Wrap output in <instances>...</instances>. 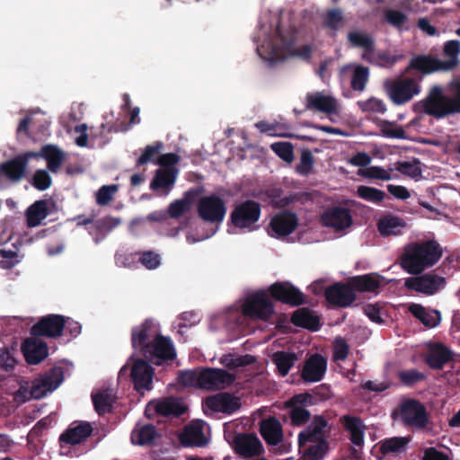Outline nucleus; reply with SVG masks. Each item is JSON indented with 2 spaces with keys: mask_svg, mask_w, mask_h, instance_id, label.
Instances as JSON below:
<instances>
[{
  "mask_svg": "<svg viewBox=\"0 0 460 460\" xmlns=\"http://www.w3.org/2000/svg\"><path fill=\"white\" fill-rule=\"evenodd\" d=\"M141 355L151 363L160 366L164 362L172 361L176 358V351L169 337L159 335Z\"/></svg>",
  "mask_w": 460,
  "mask_h": 460,
  "instance_id": "obj_6",
  "label": "nucleus"
},
{
  "mask_svg": "<svg viewBox=\"0 0 460 460\" xmlns=\"http://www.w3.org/2000/svg\"><path fill=\"white\" fill-rule=\"evenodd\" d=\"M305 109L328 115L338 114L339 103L336 98L323 92L308 93L305 96Z\"/></svg>",
  "mask_w": 460,
  "mask_h": 460,
  "instance_id": "obj_20",
  "label": "nucleus"
},
{
  "mask_svg": "<svg viewBox=\"0 0 460 460\" xmlns=\"http://www.w3.org/2000/svg\"><path fill=\"white\" fill-rule=\"evenodd\" d=\"M291 323L297 326L316 332L320 329V318L308 308L297 309L291 316Z\"/></svg>",
  "mask_w": 460,
  "mask_h": 460,
  "instance_id": "obj_38",
  "label": "nucleus"
},
{
  "mask_svg": "<svg viewBox=\"0 0 460 460\" xmlns=\"http://www.w3.org/2000/svg\"><path fill=\"white\" fill-rule=\"evenodd\" d=\"M283 190L281 188H271L263 191L261 194L265 195L270 200V203L278 208H283L295 202H305L310 199V194L307 192L290 193L282 198Z\"/></svg>",
  "mask_w": 460,
  "mask_h": 460,
  "instance_id": "obj_28",
  "label": "nucleus"
},
{
  "mask_svg": "<svg viewBox=\"0 0 460 460\" xmlns=\"http://www.w3.org/2000/svg\"><path fill=\"white\" fill-rule=\"evenodd\" d=\"M420 92V85L415 78H402L386 84V93L390 100L396 105L409 102Z\"/></svg>",
  "mask_w": 460,
  "mask_h": 460,
  "instance_id": "obj_11",
  "label": "nucleus"
},
{
  "mask_svg": "<svg viewBox=\"0 0 460 460\" xmlns=\"http://www.w3.org/2000/svg\"><path fill=\"white\" fill-rule=\"evenodd\" d=\"M242 311L247 317L266 321L273 314L274 305L264 291H259L246 298Z\"/></svg>",
  "mask_w": 460,
  "mask_h": 460,
  "instance_id": "obj_9",
  "label": "nucleus"
},
{
  "mask_svg": "<svg viewBox=\"0 0 460 460\" xmlns=\"http://www.w3.org/2000/svg\"><path fill=\"white\" fill-rule=\"evenodd\" d=\"M178 382L185 387L199 388V368L181 372Z\"/></svg>",
  "mask_w": 460,
  "mask_h": 460,
  "instance_id": "obj_64",
  "label": "nucleus"
},
{
  "mask_svg": "<svg viewBox=\"0 0 460 460\" xmlns=\"http://www.w3.org/2000/svg\"><path fill=\"white\" fill-rule=\"evenodd\" d=\"M91 397L94 410L101 416L112 411L117 399L112 388H103L96 393H92Z\"/></svg>",
  "mask_w": 460,
  "mask_h": 460,
  "instance_id": "obj_36",
  "label": "nucleus"
},
{
  "mask_svg": "<svg viewBox=\"0 0 460 460\" xmlns=\"http://www.w3.org/2000/svg\"><path fill=\"white\" fill-rule=\"evenodd\" d=\"M382 136L389 138L406 139L407 135L405 130L398 126L395 122L389 120H381L379 124Z\"/></svg>",
  "mask_w": 460,
  "mask_h": 460,
  "instance_id": "obj_53",
  "label": "nucleus"
},
{
  "mask_svg": "<svg viewBox=\"0 0 460 460\" xmlns=\"http://www.w3.org/2000/svg\"><path fill=\"white\" fill-rule=\"evenodd\" d=\"M235 381V376L225 369L200 367L199 388L208 391L223 390Z\"/></svg>",
  "mask_w": 460,
  "mask_h": 460,
  "instance_id": "obj_12",
  "label": "nucleus"
},
{
  "mask_svg": "<svg viewBox=\"0 0 460 460\" xmlns=\"http://www.w3.org/2000/svg\"><path fill=\"white\" fill-rule=\"evenodd\" d=\"M412 71H417L421 74L419 78L420 81L422 80L423 75L440 71L444 72V67L441 64V59H438L432 55L420 54L413 57L404 70L407 74H410Z\"/></svg>",
  "mask_w": 460,
  "mask_h": 460,
  "instance_id": "obj_22",
  "label": "nucleus"
},
{
  "mask_svg": "<svg viewBox=\"0 0 460 460\" xmlns=\"http://www.w3.org/2000/svg\"><path fill=\"white\" fill-rule=\"evenodd\" d=\"M404 227L403 219L391 215L380 218L377 223V229L383 236L401 234Z\"/></svg>",
  "mask_w": 460,
  "mask_h": 460,
  "instance_id": "obj_41",
  "label": "nucleus"
},
{
  "mask_svg": "<svg viewBox=\"0 0 460 460\" xmlns=\"http://www.w3.org/2000/svg\"><path fill=\"white\" fill-rule=\"evenodd\" d=\"M398 379L405 386L411 387L426 379V375L416 368L398 372Z\"/></svg>",
  "mask_w": 460,
  "mask_h": 460,
  "instance_id": "obj_55",
  "label": "nucleus"
},
{
  "mask_svg": "<svg viewBox=\"0 0 460 460\" xmlns=\"http://www.w3.org/2000/svg\"><path fill=\"white\" fill-rule=\"evenodd\" d=\"M164 145L161 141H156L153 145L146 146L143 154L137 160V166L144 165L149 162H154L155 157L160 153Z\"/></svg>",
  "mask_w": 460,
  "mask_h": 460,
  "instance_id": "obj_61",
  "label": "nucleus"
},
{
  "mask_svg": "<svg viewBox=\"0 0 460 460\" xmlns=\"http://www.w3.org/2000/svg\"><path fill=\"white\" fill-rule=\"evenodd\" d=\"M49 215L48 203L40 199L31 204L26 210V222L29 227H36L40 225Z\"/></svg>",
  "mask_w": 460,
  "mask_h": 460,
  "instance_id": "obj_40",
  "label": "nucleus"
},
{
  "mask_svg": "<svg viewBox=\"0 0 460 460\" xmlns=\"http://www.w3.org/2000/svg\"><path fill=\"white\" fill-rule=\"evenodd\" d=\"M220 362L229 370H234L255 363L256 358L250 354L235 355L228 353L222 356Z\"/></svg>",
  "mask_w": 460,
  "mask_h": 460,
  "instance_id": "obj_46",
  "label": "nucleus"
},
{
  "mask_svg": "<svg viewBox=\"0 0 460 460\" xmlns=\"http://www.w3.org/2000/svg\"><path fill=\"white\" fill-rule=\"evenodd\" d=\"M298 226V217L295 212L283 210L277 213L269 225V234L273 237H284L291 234Z\"/></svg>",
  "mask_w": 460,
  "mask_h": 460,
  "instance_id": "obj_17",
  "label": "nucleus"
},
{
  "mask_svg": "<svg viewBox=\"0 0 460 460\" xmlns=\"http://www.w3.org/2000/svg\"><path fill=\"white\" fill-rule=\"evenodd\" d=\"M368 76L369 69L367 67L363 66H356L351 77V88L358 92L364 91L368 81Z\"/></svg>",
  "mask_w": 460,
  "mask_h": 460,
  "instance_id": "obj_56",
  "label": "nucleus"
},
{
  "mask_svg": "<svg viewBox=\"0 0 460 460\" xmlns=\"http://www.w3.org/2000/svg\"><path fill=\"white\" fill-rule=\"evenodd\" d=\"M384 281L385 278L380 274L368 273L352 277L349 279V284L352 286L354 292L377 293L379 288L383 286Z\"/></svg>",
  "mask_w": 460,
  "mask_h": 460,
  "instance_id": "obj_32",
  "label": "nucleus"
},
{
  "mask_svg": "<svg viewBox=\"0 0 460 460\" xmlns=\"http://www.w3.org/2000/svg\"><path fill=\"white\" fill-rule=\"evenodd\" d=\"M203 404L214 412H222L227 415L237 411L242 405L238 397L227 392L218 393L207 397Z\"/></svg>",
  "mask_w": 460,
  "mask_h": 460,
  "instance_id": "obj_19",
  "label": "nucleus"
},
{
  "mask_svg": "<svg viewBox=\"0 0 460 460\" xmlns=\"http://www.w3.org/2000/svg\"><path fill=\"white\" fill-rule=\"evenodd\" d=\"M154 369L146 359L137 358L134 361L130 371L131 381L137 391L150 390Z\"/></svg>",
  "mask_w": 460,
  "mask_h": 460,
  "instance_id": "obj_23",
  "label": "nucleus"
},
{
  "mask_svg": "<svg viewBox=\"0 0 460 460\" xmlns=\"http://www.w3.org/2000/svg\"><path fill=\"white\" fill-rule=\"evenodd\" d=\"M324 296L330 304L339 307H348L356 300V294L349 283L339 282L329 286Z\"/></svg>",
  "mask_w": 460,
  "mask_h": 460,
  "instance_id": "obj_21",
  "label": "nucleus"
},
{
  "mask_svg": "<svg viewBox=\"0 0 460 460\" xmlns=\"http://www.w3.org/2000/svg\"><path fill=\"white\" fill-rule=\"evenodd\" d=\"M260 433L270 446H277L283 440L282 425L276 417H270L261 420Z\"/></svg>",
  "mask_w": 460,
  "mask_h": 460,
  "instance_id": "obj_31",
  "label": "nucleus"
},
{
  "mask_svg": "<svg viewBox=\"0 0 460 460\" xmlns=\"http://www.w3.org/2000/svg\"><path fill=\"white\" fill-rule=\"evenodd\" d=\"M22 352L30 365H37L49 355V348L45 341L37 339H26L22 344Z\"/></svg>",
  "mask_w": 460,
  "mask_h": 460,
  "instance_id": "obj_30",
  "label": "nucleus"
},
{
  "mask_svg": "<svg viewBox=\"0 0 460 460\" xmlns=\"http://www.w3.org/2000/svg\"><path fill=\"white\" fill-rule=\"evenodd\" d=\"M31 185L38 190H46L52 184V178L44 169L36 170L31 181Z\"/></svg>",
  "mask_w": 460,
  "mask_h": 460,
  "instance_id": "obj_57",
  "label": "nucleus"
},
{
  "mask_svg": "<svg viewBox=\"0 0 460 460\" xmlns=\"http://www.w3.org/2000/svg\"><path fill=\"white\" fill-rule=\"evenodd\" d=\"M314 158L309 149L302 151L300 162L296 164V170L301 175H308L314 167Z\"/></svg>",
  "mask_w": 460,
  "mask_h": 460,
  "instance_id": "obj_62",
  "label": "nucleus"
},
{
  "mask_svg": "<svg viewBox=\"0 0 460 460\" xmlns=\"http://www.w3.org/2000/svg\"><path fill=\"white\" fill-rule=\"evenodd\" d=\"M358 108L363 112H377L384 114L386 111V106L380 99L371 97L367 101H358Z\"/></svg>",
  "mask_w": 460,
  "mask_h": 460,
  "instance_id": "obj_58",
  "label": "nucleus"
},
{
  "mask_svg": "<svg viewBox=\"0 0 460 460\" xmlns=\"http://www.w3.org/2000/svg\"><path fill=\"white\" fill-rule=\"evenodd\" d=\"M420 162L414 158L412 161H399L396 163L395 169L402 174L416 179L421 176Z\"/></svg>",
  "mask_w": 460,
  "mask_h": 460,
  "instance_id": "obj_54",
  "label": "nucleus"
},
{
  "mask_svg": "<svg viewBox=\"0 0 460 460\" xmlns=\"http://www.w3.org/2000/svg\"><path fill=\"white\" fill-rule=\"evenodd\" d=\"M194 195V191L190 190L184 193L182 199L172 202L168 207L169 216L172 218H179L187 213L191 208Z\"/></svg>",
  "mask_w": 460,
  "mask_h": 460,
  "instance_id": "obj_45",
  "label": "nucleus"
},
{
  "mask_svg": "<svg viewBox=\"0 0 460 460\" xmlns=\"http://www.w3.org/2000/svg\"><path fill=\"white\" fill-rule=\"evenodd\" d=\"M410 438L406 437H394L381 442L380 451L382 454H399L406 450Z\"/></svg>",
  "mask_w": 460,
  "mask_h": 460,
  "instance_id": "obj_49",
  "label": "nucleus"
},
{
  "mask_svg": "<svg viewBox=\"0 0 460 460\" xmlns=\"http://www.w3.org/2000/svg\"><path fill=\"white\" fill-rule=\"evenodd\" d=\"M261 206L252 199H246L236 203L230 213L229 222L238 229H255L260 220Z\"/></svg>",
  "mask_w": 460,
  "mask_h": 460,
  "instance_id": "obj_4",
  "label": "nucleus"
},
{
  "mask_svg": "<svg viewBox=\"0 0 460 460\" xmlns=\"http://www.w3.org/2000/svg\"><path fill=\"white\" fill-rule=\"evenodd\" d=\"M460 41L456 40L445 42L443 47V56L445 59L441 60L444 72L454 70L459 64Z\"/></svg>",
  "mask_w": 460,
  "mask_h": 460,
  "instance_id": "obj_39",
  "label": "nucleus"
},
{
  "mask_svg": "<svg viewBox=\"0 0 460 460\" xmlns=\"http://www.w3.org/2000/svg\"><path fill=\"white\" fill-rule=\"evenodd\" d=\"M93 433V427L89 422H80L76 425H70L64 433L61 434L59 440L66 445H77L86 440Z\"/></svg>",
  "mask_w": 460,
  "mask_h": 460,
  "instance_id": "obj_33",
  "label": "nucleus"
},
{
  "mask_svg": "<svg viewBox=\"0 0 460 460\" xmlns=\"http://www.w3.org/2000/svg\"><path fill=\"white\" fill-rule=\"evenodd\" d=\"M199 217L205 222L221 223L226 214V206L223 199L216 194L200 198L197 205Z\"/></svg>",
  "mask_w": 460,
  "mask_h": 460,
  "instance_id": "obj_10",
  "label": "nucleus"
},
{
  "mask_svg": "<svg viewBox=\"0 0 460 460\" xmlns=\"http://www.w3.org/2000/svg\"><path fill=\"white\" fill-rule=\"evenodd\" d=\"M156 436V429L152 424L142 426L138 430H133L131 440L134 444L140 446L151 445Z\"/></svg>",
  "mask_w": 460,
  "mask_h": 460,
  "instance_id": "obj_50",
  "label": "nucleus"
},
{
  "mask_svg": "<svg viewBox=\"0 0 460 460\" xmlns=\"http://www.w3.org/2000/svg\"><path fill=\"white\" fill-rule=\"evenodd\" d=\"M399 414L407 427L421 429L429 423V415L425 405L416 399H405L399 405Z\"/></svg>",
  "mask_w": 460,
  "mask_h": 460,
  "instance_id": "obj_5",
  "label": "nucleus"
},
{
  "mask_svg": "<svg viewBox=\"0 0 460 460\" xmlns=\"http://www.w3.org/2000/svg\"><path fill=\"white\" fill-rule=\"evenodd\" d=\"M326 367V359L321 354L315 353L305 362L301 376L305 382H319L323 379Z\"/></svg>",
  "mask_w": 460,
  "mask_h": 460,
  "instance_id": "obj_29",
  "label": "nucleus"
},
{
  "mask_svg": "<svg viewBox=\"0 0 460 460\" xmlns=\"http://www.w3.org/2000/svg\"><path fill=\"white\" fill-rule=\"evenodd\" d=\"M234 453L244 459L255 458L264 454V447L254 433H237L232 443Z\"/></svg>",
  "mask_w": 460,
  "mask_h": 460,
  "instance_id": "obj_13",
  "label": "nucleus"
},
{
  "mask_svg": "<svg viewBox=\"0 0 460 460\" xmlns=\"http://www.w3.org/2000/svg\"><path fill=\"white\" fill-rule=\"evenodd\" d=\"M271 360L276 365L279 375L286 376L297 360V356L294 352L279 350L272 354Z\"/></svg>",
  "mask_w": 460,
  "mask_h": 460,
  "instance_id": "obj_44",
  "label": "nucleus"
},
{
  "mask_svg": "<svg viewBox=\"0 0 460 460\" xmlns=\"http://www.w3.org/2000/svg\"><path fill=\"white\" fill-rule=\"evenodd\" d=\"M151 408H153L158 415L164 417H179L185 411V408L182 404L173 397L151 402L147 405L146 411H149Z\"/></svg>",
  "mask_w": 460,
  "mask_h": 460,
  "instance_id": "obj_35",
  "label": "nucleus"
},
{
  "mask_svg": "<svg viewBox=\"0 0 460 460\" xmlns=\"http://www.w3.org/2000/svg\"><path fill=\"white\" fill-rule=\"evenodd\" d=\"M348 40L353 47L363 49L361 58L364 61L376 66V41L371 35L362 31H350Z\"/></svg>",
  "mask_w": 460,
  "mask_h": 460,
  "instance_id": "obj_27",
  "label": "nucleus"
},
{
  "mask_svg": "<svg viewBox=\"0 0 460 460\" xmlns=\"http://www.w3.org/2000/svg\"><path fill=\"white\" fill-rule=\"evenodd\" d=\"M272 151L287 163L294 160L293 145L289 142H276L270 146Z\"/></svg>",
  "mask_w": 460,
  "mask_h": 460,
  "instance_id": "obj_59",
  "label": "nucleus"
},
{
  "mask_svg": "<svg viewBox=\"0 0 460 460\" xmlns=\"http://www.w3.org/2000/svg\"><path fill=\"white\" fill-rule=\"evenodd\" d=\"M409 312L428 328L438 326L441 321V314L439 311L428 309L420 304L410 305Z\"/></svg>",
  "mask_w": 460,
  "mask_h": 460,
  "instance_id": "obj_37",
  "label": "nucleus"
},
{
  "mask_svg": "<svg viewBox=\"0 0 460 460\" xmlns=\"http://www.w3.org/2000/svg\"><path fill=\"white\" fill-rule=\"evenodd\" d=\"M31 159L44 158L47 162L48 169L57 173L66 160V153L58 146L47 144L41 146L40 151H29Z\"/></svg>",
  "mask_w": 460,
  "mask_h": 460,
  "instance_id": "obj_26",
  "label": "nucleus"
},
{
  "mask_svg": "<svg viewBox=\"0 0 460 460\" xmlns=\"http://www.w3.org/2000/svg\"><path fill=\"white\" fill-rule=\"evenodd\" d=\"M356 193L358 198L376 204L382 202L385 198V191L365 185L358 186Z\"/></svg>",
  "mask_w": 460,
  "mask_h": 460,
  "instance_id": "obj_52",
  "label": "nucleus"
},
{
  "mask_svg": "<svg viewBox=\"0 0 460 460\" xmlns=\"http://www.w3.org/2000/svg\"><path fill=\"white\" fill-rule=\"evenodd\" d=\"M269 292L273 299L286 305L298 306L305 303V295L288 281L273 283Z\"/></svg>",
  "mask_w": 460,
  "mask_h": 460,
  "instance_id": "obj_15",
  "label": "nucleus"
},
{
  "mask_svg": "<svg viewBox=\"0 0 460 460\" xmlns=\"http://www.w3.org/2000/svg\"><path fill=\"white\" fill-rule=\"evenodd\" d=\"M66 327V317L61 314H47L31 328V334L34 337H46L56 339L63 334Z\"/></svg>",
  "mask_w": 460,
  "mask_h": 460,
  "instance_id": "obj_14",
  "label": "nucleus"
},
{
  "mask_svg": "<svg viewBox=\"0 0 460 460\" xmlns=\"http://www.w3.org/2000/svg\"><path fill=\"white\" fill-rule=\"evenodd\" d=\"M331 427L328 420L322 415L313 417L311 423L306 429L298 434V446L300 448L306 446L308 442L320 439H327L330 436Z\"/></svg>",
  "mask_w": 460,
  "mask_h": 460,
  "instance_id": "obj_18",
  "label": "nucleus"
},
{
  "mask_svg": "<svg viewBox=\"0 0 460 460\" xmlns=\"http://www.w3.org/2000/svg\"><path fill=\"white\" fill-rule=\"evenodd\" d=\"M119 187L116 184L103 185L96 193V202L100 206H105L109 204L112 199Z\"/></svg>",
  "mask_w": 460,
  "mask_h": 460,
  "instance_id": "obj_63",
  "label": "nucleus"
},
{
  "mask_svg": "<svg viewBox=\"0 0 460 460\" xmlns=\"http://www.w3.org/2000/svg\"><path fill=\"white\" fill-rule=\"evenodd\" d=\"M305 447H299V452L302 454L298 460H323L327 452L329 451V442L327 439H320L311 442Z\"/></svg>",
  "mask_w": 460,
  "mask_h": 460,
  "instance_id": "obj_42",
  "label": "nucleus"
},
{
  "mask_svg": "<svg viewBox=\"0 0 460 460\" xmlns=\"http://www.w3.org/2000/svg\"><path fill=\"white\" fill-rule=\"evenodd\" d=\"M277 34L282 43L283 53L288 55V53L295 49L298 31L295 27H290L285 31L278 28Z\"/></svg>",
  "mask_w": 460,
  "mask_h": 460,
  "instance_id": "obj_51",
  "label": "nucleus"
},
{
  "mask_svg": "<svg viewBox=\"0 0 460 460\" xmlns=\"http://www.w3.org/2000/svg\"><path fill=\"white\" fill-rule=\"evenodd\" d=\"M178 171L175 168L157 169L155 174L150 183L152 190L171 188L173 186Z\"/></svg>",
  "mask_w": 460,
  "mask_h": 460,
  "instance_id": "obj_43",
  "label": "nucleus"
},
{
  "mask_svg": "<svg viewBox=\"0 0 460 460\" xmlns=\"http://www.w3.org/2000/svg\"><path fill=\"white\" fill-rule=\"evenodd\" d=\"M64 380V373L61 367H54L45 373L39 375L31 382V396L34 399H40L48 393L56 390Z\"/></svg>",
  "mask_w": 460,
  "mask_h": 460,
  "instance_id": "obj_7",
  "label": "nucleus"
},
{
  "mask_svg": "<svg viewBox=\"0 0 460 460\" xmlns=\"http://www.w3.org/2000/svg\"><path fill=\"white\" fill-rule=\"evenodd\" d=\"M139 262L147 270H155L161 264L160 255L154 251L137 252Z\"/></svg>",
  "mask_w": 460,
  "mask_h": 460,
  "instance_id": "obj_60",
  "label": "nucleus"
},
{
  "mask_svg": "<svg viewBox=\"0 0 460 460\" xmlns=\"http://www.w3.org/2000/svg\"><path fill=\"white\" fill-rule=\"evenodd\" d=\"M443 249L434 239L406 244L399 257L401 268L411 275H420L433 267L442 257Z\"/></svg>",
  "mask_w": 460,
  "mask_h": 460,
  "instance_id": "obj_1",
  "label": "nucleus"
},
{
  "mask_svg": "<svg viewBox=\"0 0 460 460\" xmlns=\"http://www.w3.org/2000/svg\"><path fill=\"white\" fill-rule=\"evenodd\" d=\"M159 335L155 322L146 319L144 323L131 330L132 348L141 354L146 349L145 346H149Z\"/></svg>",
  "mask_w": 460,
  "mask_h": 460,
  "instance_id": "obj_16",
  "label": "nucleus"
},
{
  "mask_svg": "<svg viewBox=\"0 0 460 460\" xmlns=\"http://www.w3.org/2000/svg\"><path fill=\"white\" fill-rule=\"evenodd\" d=\"M323 26L332 31V36L343 27L345 19L341 9H329L323 16Z\"/></svg>",
  "mask_w": 460,
  "mask_h": 460,
  "instance_id": "obj_47",
  "label": "nucleus"
},
{
  "mask_svg": "<svg viewBox=\"0 0 460 460\" xmlns=\"http://www.w3.org/2000/svg\"><path fill=\"white\" fill-rule=\"evenodd\" d=\"M407 278L404 287L426 296H433L446 286V279L434 272H428L422 275H412Z\"/></svg>",
  "mask_w": 460,
  "mask_h": 460,
  "instance_id": "obj_8",
  "label": "nucleus"
},
{
  "mask_svg": "<svg viewBox=\"0 0 460 460\" xmlns=\"http://www.w3.org/2000/svg\"><path fill=\"white\" fill-rule=\"evenodd\" d=\"M30 160L31 157L27 151L0 164V190L25 178Z\"/></svg>",
  "mask_w": 460,
  "mask_h": 460,
  "instance_id": "obj_3",
  "label": "nucleus"
},
{
  "mask_svg": "<svg viewBox=\"0 0 460 460\" xmlns=\"http://www.w3.org/2000/svg\"><path fill=\"white\" fill-rule=\"evenodd\" d=\"M341 422L345 430L349 433L351 443L357 447H362L366 429L363 420L357 416L344 415L341 418Z\"/></svg>",
  "mask_w": 460,
  "mask_h": 460,
  "instance_id": "obj_34",
  "label": "nucleus"
},
{
  "mask_svg": "<svg viewBox=\"0 0 460 460\" xmlns=\"http://www.w3.org/2000/svg\"><path fill=\"white\" fill-rule=\"evenodd\" d=\"M454 359L455 353L453 350L441 342H435L429 346L424 360L431 369L441 370L447 364L453 362Z\"/></svg>",
  "mask_w": 460,
  "mask_h": 460,
  "instance_id": "obj_24",
  "label": "nucleus"
},
{
  "mask_svg": "<svg viewBox=\"0 0 460 460\" xmlns=\"http://www.w3.org/2000/svg\"><path fill=\"white\" fill-rule=\"evenodd\" d=\"M448 95H445L439 85H435L421 102L426 114L436 119L460 114V79L455 78L447 85Z\"/></svg>",
  "mask_w": 460,
  "mask_h": 460,
  "instance_id": "obj_2",
  "label": "nucleus"
},
{
  "mask_svg": "<svg viewBox=\"0 0 460 460\" xmlns=\"http://www.w3.org/2000/svg\"><path fill=\"white\" fill-rule=\"evenodd\" d=\"M323 226L335 230H343L352 225V217L349 209L342 207L327 208L321 216Z\"/></svg>",
  "mask_w": 460,
  "mask_h": 460,
  "instance_id": "obj_25",
  "label": "nucleus"
},
{
  "mask_svg": "<svg viewBox=\"0 0 460 460\" xmlns=\"http://www.w3.org/2000/svg\"><path fill=\"white\" fill-rule=\"evenodd\" d=\"M181 441L185 446L204 447L208 440L200 427L190 426L186 428L181 437Z\"/></svg>",
  "mask_w": 460,
  "mask_h": 460,
  "instance_id": "obj_48",
  "label": "nucleus"
}]
</instances>
